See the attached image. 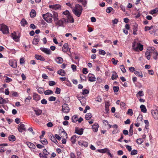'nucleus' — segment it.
<instances>
[{
	"mask_svg": "<svg viewBox=\"0 0 158 158\" xmlns=\"http://www.w3.org/2000/svg\"><path fill=\"white\" fill-rule=\"evenodd\" d=\"M82 10V8L81 5L78 4H76L75 6V7L73 8L72 11L75 15L79 17L81 14Z\"/></svg>",
	"mask_w": 158,
	"mask_h": 158,
	"instance_id": "nucleus-1",
	"label": "nucleus"
},
{
	"mask_svg": "<svg viewBox=\"0 0 158 158\" xmlns=\"http://www.w3.org/2000/svg\"><path fill=\"white\" fill-rule=\"evenodd\" d=\"M43 18L48 23H51L52 21V15L50 13H47L42 15Z\"/></svg>",
	"mask_w": 158,
	"mask_h": 158,
	"instance_id": "nucleus-2",
	"label": "nucleus"
},
{
	"mask_svg": "<svg viewBox=\"0 0 158 158\" xmlns=\"http://www.w3.org/2000/svg\"><path fill=\"white\" fill-rule=\"evenodd\" d=\"M0 30L4 34H6L9 33L8 27L4 24L0 25Z\"/></svg>",
	"mask_w": 158,
	"mask_h": 158,
	"instance_id": "nucleus-3",
	"label": "nucleus"
},
{
	"mask_svg": "<svg viewBox=\"0 0 158 158\" xmlns=\"http://www.w3.org/2000/svg\"><path fill=\"white\" fill-rule=\"evenodd\" d=\"M62 111L65 113H68L69 111V108L68 105L66 103L63 104L62 106Z\"/></svg>",
	"mask_w": 158,
	"mask_h": 158,
	"instance_id": "nucleus-4",
	"label": "nucleus"
},
{
	"mask_svg": "<svg viewBox=\"0 0 158 158\" xmlns=\"http://www.w3.org/2000/svg\"><path fill=\"white\" fill-rule=\"evenodd\" d=\"M158 56V53L156 50L154 48L151 49V56H153V58L156 60Z\"/></svg>",
	"mask_w": 158,
	"mask_h": 158,
	"instance_id": "nucleus-5",
	"label": "nucleus"
},
{
	"mask_svg": "<svg viewBox=\"0 0 158 158\" xmlns=\"http://www.w3.org/2000/svg\"><path fill=\"white\" fill-rule=\"evenodd\" d=\"M151 113L155 119H158V112L156 110H152Z\"/></svg>",
	"mask_w": 158,
	"mask_h": 158,
	"instance_id": "nucleus-6",
	"label": "nucleus"
},
{
	"mask_svg": "<svg viewBox=\"0 0 158 158\" xmlns=\"http://www.w3.org/2000/svg\"><path fill=\"white\" fill-rule=\"evenodd\" d=\"M18 130L20 132H22L23 131H26L25 126L24 124H22V123H21L18 125Z\"/></svg>",
	"mask_w": 158,
	"mask_h": 158,
	"instance_id": "nucleus-7",
	"label": "nucleus"
},
{
	"mask_svg": "<svg viewBox=\"0 0 158 158\" xmlns=\"http://www.w3.org/2000/svg\"><path fill=\"white\" fill-rule=\"evenodd\" d=\"M40 49L43 52L47 54L50 55L51 53V51L49 49L41 47Z\"/></svg>",
	"mask_w": 158,
	"mask_h": 158,
	"instance_id": "nucleus-8",
	"label": "nucleus"
},
{
	"mask_svg": "<svg viewBox=\"0 0 158 158\" xmlns=\"http://www.w3.org/2000/svg\"><path fill=\"white\" fill-rule=\"evenodd\" d=\"M83 129L78 127H76L75 129V133L79 135H81L83 134Z\"/></svg>",
	"mask_w": 158,
	"mask_h": 158,
	"instance_id": "nucleus-9",
	"label": "nucleus"
},
{
	"mask_svg": "<svg viewBox=\"0 0 158 158\" xmlns=\"http://www.w3.org/2000/svg\"><path fill=\"white\" fill-rule=\"evenodd\" d=\"M49 7L55 10H57L60 9L61 6L59 4H55L49 6Z\"/></svg>",
	"mask_w": 158,
	"mask_h": 158,
	"instance_id": "nucleus-10",
	"label": "nucleus"
},
{
	"mask_svg": "<svg viewBox=\"0 0 158 158\" xmlns=\"http://www.w3.org/2000/svg\"><path fill=\"white\" fill-rule=\"evenodd\" d=\"M78 144L81 147H86L88 146V144L87 142L82 140H81L78 142Z\"/></svg>",
	"mask_w": 158,
	"mask_h": 158,
	"instance_id": "nucleus-11",
	"label": "nucleus"
},
{
	"mask_svg": "<svg viewBox=\"0 0 158 158\" xmlns=\"http://www.w3.org/2000/svg\"><path fill=\"white\" fill-rule=\"evenodd\" d=\"M70 48L68 47V44L66 43L64 44L63 47L62 48V50L63 51L66 52L68 51V50L69 51L70 50Z\"/></svg>",
	"mask_w": 158,
	"mask_h": 158,
	"instance_id": "nucleus-12",
	"label": "nucleus"
},
{
	"mask_svg": "<svg viewBox=\"0 0 158 158\" xmlns=\"http://www.w3.org/2000/svg\"><path fill=\"white\" fill-rule=\"evenodd\" d=\"M48 136L49 137L50 139L53 142L56 143H58V141L56 139V138H55V137L51 133H50L48 134Z\"/></svg>",
	"mask_w": 158,
	"mask_h": 158,
	"instance_id": "nucleus-13",
	"label": "nucleus"
},
{
	"mask_svg": "<svg viewBox=\"0 0 158 158\" xmlns=\"http://www.w3.org/2000/svg\"><path fill=\"white\" fill-rule=\"evenodd\" d=\"M11 37L15 41H18L20 37V36H17L16 33L15 32H14L13 33L11 34Z\"/></svg>",
	"mask_w": 158,
	"mask_h": 158,
	"instance_id": "nucleus-14",
	"label": "nucleus"
},
{
	"mask_svg": "<svg viewBox=\"0 0 158 158\" xmlns=\"http://www.w3.org/2000/svg\"><path fill=\"white\" fill-rule=\"evenodd\" d=\"M33 98L34 100H35L36 101H38L40 99V96L35 93H33Z\"/></svg>",
	"mask_w": 158,
	"mask_h": 158,
	"instance_id": "nucleus-15",
	"label": "nucleus"
},
{
	"mask_svg": "<svg viewBox=\"0 0 158 158\" xmlns=\"http://www.w3.org/2000/svg\"><path fill=\"white\" fill-rule=\"evenodd\" d=\"M26 143L28 146L30 148H32L34 149H35L36 148L35 145L32 143L27 142H26Z\"/></svg>",
	"mask_w": 158,
	"mask_h": 158,
	"instance_id": "nucleus-16",
	"label": "nucleus"
},
{
	"mask_svg": "<svg viewBox=\"0 0 158 158\" xmlns=\"http://www.w3.org/2000/svg\"><path fill=\"white\" fill-rule=\"evenodd\" d=\"M78 138L76 135H73L71 138V141L73 144H74L78 139Z\"/></svg>",
	"mask_w": 158,
	"mask_h": 158,
	"instance_id": "nucleus-17",
	"label": "nucleus"
},
{
	"mask_svg": "<svg viewBox=\"0 0 158 158\" xmlns=\"http://www.w3.org/2000/svg\"><path fill=\"white\" fill-rule=\"evenodd\" d=\"M98 127V125L97 123H95L93 124L92 126V128L93 131L95 132L97 131Z\"/></svg>",
	"mask_w": 158,
	"mask_h": 158,
	"instance_id": "nucleus-18",
	"label": "nucleus"
},
{
	"mask_svg": "<svg viewBox=\"0 0 158 158\" xmlns=\"http://www.w3.org/2000/svg\"><path fill=\"white\" fill-rule=\"evenodd\" d=\"M9 63L10 65L13 68H15L17 66V63L16 62L10 60L9 61Z\"/></svg>",
	"mask_w": 158,
	"mask_h": 158,
	"instance_id": "nucleus-19",
	"label": "nucleus"
},
{
	"mask_svg": "<svg viewBox=\"0 0 158 158\" xmlns=\"http://www.w3.org/2000/svg\"><path fill=\"white\" fill-rule=\"evenodd\" d=\"M151 56V50L147 51L145 53V56L148 60L150 59Z\"/></svg>",
	"mask_w": 158,
	"mask_h": 158,
	"instance_id": "nucleus-20",
	"label": "nucleus"
},
{
	"mask_svg": "<svg viewBox=\"0 0 158 158\" xmlns=\"http://www.w3.org/2000/svg\"><path fill=\"white\" fill-rule=\"evenodd\" d=\"M57 73L59 75L63 76H64L66 74L65 71L64 70L62 69H60L58 70L57 71Z\"/></svg>",
	"mask_w": 158,
	"mask_h": 158,
	"instance_id": "nucleus-21",
	"label": "nucleus"
},
{
	"mask_svg": "<svg viewBox=\"0 0 158 158\" xmlns=\"http://www.w3.org/2000/svg\"><path fill=\"white\" fill-rule=\"evenodd\" d=\"M7 145L6 143H3L0 145V152H3L5 151L4 148L3 146H6Z\"/></svg>",
	"mask_w": 158,
	"mask_h": 158,
	"instance_id": "nucleus-22",
	"label": "nucleus"
},
{
	"mask_svg": "<svg viewBox=\"0 0 158 158\" xmlns=\"http://www.w3.org/2000/svg\"><path fill=\"white\" fill-rule=\"evenodd\" d=\"M35 57L37 60H40L41 61H44L45 60L44 58L41 55H35Z\"/></svg>",
	"mask_w": 158,
	"mask_h": 158,
	"instance_id": "nucleus-23",
	"label": "nucleus"
},
{
	"mask_svg": "<svg viewBox=\"0 0 158 158\" xmlns=\"http://www.w3.org/2000/svg\"><path fill=\"white\" fill-rule=\"evenodd\" d=\"M134 125L133 123H132L130 125V128L129 130V136H131L133 135V128Z\"/></svg>",
	"mask_w": 158,
	"mask_h": 158,
	"instance_id": "nucleus-24",
	"label": "nucleus"
},
{
	"mask_svg": "<svg viewBox=\"0 0 158 158\" xmlns=\"http://www.w3.org/2000/svg\"><path fill=\"white\" fill-rule=\"evenodd\" d=\"M56 62L58 64H61L63 61V59L61 57H58L55 59Z\"/></svg>",
	"mask_w": 158,
	"mask_h": 158,
	"instance_id": "nucleus-25",
	"label": "nucleus"
},
{
	"mask_svg": "<svg viewBox=\"0 0 158 158\" xmlns=\"http://www.w3.org/2000/svg\"><path fill=\"white\" fill-rule=\"evenodd\" d=\"M140 108L141 109V111L142 112H143V113H146L147 110V109L146 108L145 106L143 105H141L140 106Z\"/></svg>",
	"mask_w": 158,
	"mask_h": 158,
	"instance_id": "nucleus-26",
	"label": "nucleus"
},
{
	"mask_svg": "<svg viewBox=\"0 0 158 158\" xmlns=\"http://www.w3.org/2000/svg\"><path fill=\"white\" fill-rule=\"evenodd\" d=\"M109 151L110 150L107 148L98 150V152L102 153H104L107 152H109Z\"/></svg>",
	"mask_w": 158,
	"mask_h": 158,
	"instance_id": "nucleus-27",
	"label": "nucleus"
},
{
	"mask_svg": "<svg viewBox=\"0 0 158 158\" xmlns=\"http://www.w3.org/2000/svg\"><path fill=\"white\" fill-rule=\"evenodd\" d=\"M92 114L91 113H88L85 115V118L86 120H88L90 119L92 117Z\"/></svg>",
	"mask_w": 158,
	"mask_h": 158,
	"instance_id": "nucleus-28",
	"label": "nucleus"
},
{
	"mask_svg": "<svg viewBox=\"0 0 158 158\" xmlns=\"http://www.w3.org/2000/svg\"><path fill=\"white\" fill-rule=\"evenodd\" d=\"M67 18L70 22L71 23L74 22V19L70 14L69 15H68L67 16Z\"/></svg>",
	"mask_w": 158,
	"mask_h": 158,
	"instance_id": "nucleus-29",
	"label": "nucleus"
},
{
	"mask_svg": "<svg viewBox=\"0 0 158 158\" xmlns=\"http://www.w3.org/2000/svg\"><path fill=\"white\" fill-rule=\"evenodd\" d=\"M34 111L37 115H40L42 113V110L40 109H34Z\"/></svg>",
	"mask_w": 158,
	"mask_h": 158,
	"instance_id": "nucleus-30",
	"label": "nucleus"
},
{
	"mask_svg": "<svg viewBox=\"0 0 158 158\" xmlns=\"http://www.w3.org/2000/svg\"><path fill=\"white\" fill-rule=\"evenodd\" d=\"M20 23L21 26L23 27H24L27 24V22L24 19H22Z\"/></svg>",
	"mask_w": 158,
	"mask_h": 158,
	"instance_id": "nucleus-31",
	"label": "nucleus"
},
{
	"mask_svg": "<svg viewBox=\"0 0 158 158\" xmlns=\"http://www.w3.org/2000/svg\"><path fill=\"white\" fill-rule=\"evenodd\" d=\"M138 43H137L135 41L132 44V47L133 49L135 50V51L137 50V47Z\"/></svg>",
	"mask_w": 158,
	"mask_h": 158,
	"instance_id": "nucleus-32",
	"label": "nucleus"
},
{
	"mask_svg": "<svg viewBox=\"0 0 158 158\" xmlns=\"http://www.w3.org/2000/svg\"><path fill=\"white\" fill-rule=\"evenodd\" d=\"M30 16L32 18L36 16V12L35 10H31L30 13Z\"/></svg>",
	"mask_w": 158,
	"mask_h": 158,
	"instance_id": "nucleus-33",
	"label": "nucleus"
},
{
	"mask_svg": "<svg viewBox=\"0 0 158 158\" xmlns=\"http://www.w3.org/2000/svg\"><path fill=\"white\" fill-rule=\"evenodd\" d=\"M134 73L136 76L140 77L141 78L143 77V74L141 72H139L138 71H135L134 72Z\"/></svg>",
	"mask_w": 158,
	"mask_h": 158,
	"instance_id": "nucleus-34",
	"label": "nucleus"
},
{
	"mask_svg": "<svg viewBox=\"0 0 158 158\" xmlns=\"http://www.w3.org/2000/svg\"><path fill=\"white\" fill-rule=\"evenodd\" d=\"M64 23L63 20H60L55 23L56 25H58L60 26H62Z\"/></svg>",
	"mask_w": 158,
	"mask_h": 158,
	"instance_id": "nucleus-35",
	"label": "nucleus"
},
{
	"mask_svg": "<svg viewBox=\"0 0 158 158\" xmlns=\"http://www.w3.org/2000/svg\"><path fill=\"white\" fill-rule=\"evenodd\" d=\"M44 94L45 95H48L50 94H53V92L50 89H48L44 91Z\"/></svg>",
	"mask_w": 158,
	"mask_h": 158,
	"instance_id": "nucleus-36",
	"label": "nucleus"
},
{
	"mask_svg": "<svg viewBox=\"0 0 158 158\" xmlns=\"http://www.w3.org/2000/svg\"><path fill=\"white\" fill-rule=\"evenodd\" d=\"M40 142L43 145H46L48 143L47 140L45 138H44L43 139H40Z\"/></svg>",
	"mask_w": 158,
	"mask_h": 158,
	"instance_id": "nucleus-37",
	"label": "nucleus"
},
{
	"mask_svg": "<svg viewBox=\"0 0 158 158\" xmlns=\"http://www.w3.org/2000/svg\"><path fill=\"white\" fill-rule=\"evenodd\" d=\"M118 77L117 73L116 72H114L111 77L112 79L113 80L116 79Z\"/></svg>",
	"mask_w": 158,
	"mask_h": 158,
	"instance_id": "nucleus-38",
	"label": "nucleus"
},
{
	"mask_svg": "<svg viewBox=\"0 0 158 158\" xmlns=\"http://www.w3.org/2000/svg\"><path fill=\"white\" fill-rule=\"evenodd\" d=\"M9 140L11 141H14L15 140V137L14 135H10L8 137Z\"/></svg>",
	"mask_w": 158,
	"mask_h": 158,
	"instance_id": "nucleus-39",
	"label": "nucleus"
},
{
	"mask_svg": "<svg viewBox=\"0 0 158 158\" xmlns=\"http://www.w3.org/2000/svg\"><path fill=\"white\" fill-rule=\"evenodd\" d=\"M144 95L143 92L142 91H139L136 95V96L138 98L139 97H142Z\"/></svg>",
	"mask_w": 158,
	"mask_h": 158,
	"instance_id": "nucleus-40",
	"label": "nucleus"
},
{
	"mask_svg": "<svg viewBox=\"0 0 158 158\" xmlns=\"http://www.w3.org/2000/svg\"><path fill=\"white\" fill-rule=\"evenodd\" d=\"M58 14L57 13L55 12L53 14V19L54 21L55 22L58 20Z\"/></svg>",
	"mask_w": 158,
	"mask_h": 158,
	"instance_id": "nucleus-41",
	"label": "nucleus"
},
{
	"mask_svg": "<svg viewBox=\"0 0 158 158\" xmlns=\"http://www.w3.org/2000/svg\"><path fill=\"white\" fill-rule=\"evenodd\" d=\"M72 121L76 123L78 120V117L77 115H74L72 118Z\"/></svg>",
	"mask_w": 158,
	"mask_h": 158,
	"instance_id": "nucleus-42",
	"label": "nucleus"
},
{
	"mask_svg": "<svg viewBox=\"0 0 158 158\" xmlns=\"http://www.w3.org/2000/svg\"><path fill=\"white\" fill-rule=\"evenodd\" d=\"M137 47V50L139 49V50L141 51L143 49V46L140 43H138Z\"/></svg>",
	"mask_w": 158,
	"mask_h": 158,
	"instance_id": "nucleus-43",
	"label": "nucleus"
},
{
	"mask_svg": "<svg viewBox=\"0 0 158 158\" xmlns=\"http://www.w3.org/2000/svg\"><path fill=\"white\" fill-rule=\"evenodd\" d=\"M158 12V9L157 8H156L153 10H151L150 12V14L152 15H153L156 13Z\"/></svg>",
	"mask_w": 158,
	"mask_h": 158,
	"instance_id": "nucleus-44",
	"label": "nucleus"
},
{
	"mask_svg": "<svg viewBox=\"0 0 158 158\" xmlns=\"http://www.w3.org/2000/svg\"><path fill=\"white\" fill-rule=\"evenodd\" d=\"M39 41V39L38 38H34L33 41V44L36 45H37Z\"/></svg>",
	"mask_w": 158,
	"mask_h": 158,
	"instance_id": "nucleus-45",
	"label": "nucleus"
},
{
	"mask_svg": "<svg viewBox=\"0 0 158 158\" xmlns=\"http://www.w3.org/2000/svg\"><path fill=\"white\" fill-rule=\"evenodd\" d=\"M4 77L6 78L5 81L6 82L8 83L12 81V79L11 78H9L7 76H4Z\"/></svg>",
	"mask_w": 158,
	"mask_h": 158,
	"instance_id": "nucleus-46",
	"label": "nucleus"
},
{
	"mask_svg": "<svg viewBox=\"0 0 158 158\" xmlns=\"http://www.w3.org/2000/svg\"><path fill=\"white\" fill-rule=\"evenodd\" d=\"M136 141L138 144H140L143 142V140L142 139L139 138L137 139Z\"/></svg>",
	"mask_w": 158,
	"mask_h": 158,
	"instance_id": "nucleus-47",
	"label": "nucleus"
},
{
	"mask_svg": "<svg viewBox=\"0 0 158 158\" xmlns=\"http://www.w3.org/2000/svg\"><path fill=\"white\" fill-rule=\"evenodd\" d=\"M120 68L123 73H124L126 71L125 68L124 66L123 65H121L120 66Z\"/></svg>",
	"mask_w": 158,
	"mask_h": 158,
	"instance_id": "nucleus-48",
	"label": "nucleus"
},
{
	"mask_svg": "<svg viewBox=\"0 0 158 158\" xmlns=\"http://www.w3.org/2000/svg\"><path fill=\"white\" fill-rule=\"evenodd\" d=\"M127 114H129L131 116H132L133 115V111L132 109H128L127 112Z\"/></svg>",
	"mask_w": 158,
	"mask_h": 158,
	"instance_id": "nucleus-49",
	"label": "nucleus"
},
{
	"mask_svg": "<svg viewBox=\"0 0 158 158\" xmlns=\"http://www.w3.org/2000/svg\"><path fill=\"white\" fill-rule=\"evenodd\" d=\"M89 80L92 82L94 81H95L96 78L95 77H89Z\"/></svg>",
	"mask_w": 158,
	"mask_h": 158,
	"instance_id": "nucleus-50",
	"label": "nucleus"
},
{
	"mask_svg": "<svg viewBox=\"0 0 158 158\" xmlns=\"http://www.w3.org/2000/svg\"><path fill=\"white\" fill-rule=\"evenodd\" d=\"M62 133L63 134V136H61V137H63V138H67V135L66 133L64 130L63 131H62Z\"/></svg>",
	"mask_w": 158,
	"mask_h": 158,
	"instance_id": "nucleus-51",
	"label": "nucleus"
},
{
	"mask_svg": "<svg viewBox=\"0 0 158 158\" xmlns=\"http://www.w3.org/2000/svg\"><path fill=\"white\" fill-rule=\"evenodd\" d=\"M109 102H110L109 101L105 102V107L106 109H107L110 106V104Z\"/></svg>",
	"mask_w": 158,
	"mask_h": 158,
	"instance_id": "nucleus-52",
	"label": "nucleus"
},
{
	"mask_svg": "<svg viewBox=\"0 0 158 158\" xmlns=\"http://www.w3.org/2000/svg\"><path fill=\"white\" fill-rule=\"evenodd\" d=\"M119 87L118 86H114L113 87V89L115 92H117L119 90Z\"/></svg>",
	"mask_w": 158,
	"mask_h": 158,
	"instance_id": "nucleus-53",
	"label": "nucleus"
},
{
	"mask_svg": "<svg viewBox=\"0 0 158 158\" xmlns=\"http://www.w3.org/2000/svg\"><path fill=\"white\" fill-rule=\"evenodd\" d=\"M137 153V151L136 150H133L132 151L131 153V155L132 156L136 154Z\"/></svg>",
	"mask_w": 158,
	"mask_h": 158,
	"instance_id": "nucleus-54",
	"label": "nucleus"
},
{
	"mask_svg": "<svg viewBox=\"0 0 158 158\" xmlns=\"http://www.w3.org/2000/svg\"><path fill=\"white\" fill-rule=\"evenodd\" d=\"M56 99V97L53 96H51L48 98V100L50 101H55Z\"/></svg>",
	"mask_w": 158,
	"mask_h": 158,
	"instance_id": "nucleus-55",
	"label": "nucleus"
},
{
	"mask_svg": "<svg viewBox=\"0 0 158 158\" xmlns=\"http://www.w3.org/2000/svg\"><path fill=\"white\" fill-rule=\"evenodd\" d=\"M153 27L152 26H151V27H148V26H146L145 27V31H147L150 30L151 29H152Z\"/></svg>",
	"mask_w": 158,
	"mask_h": 158,
	"instance_id": "nucleus-56",
	"label": "nucleus"
},
{
	"mask_svg": "<svg viewBox=\"0 0 158 158\" xmlns=\"http://www.w3.org/2000/svg\"><path fill=\"white\" fill-rule=\"evenodd\" d=\"M113 10V8L111 7H109L106 10V12L108 13H110Z\"/></svg>",
	"mask_w": 158,
	"mask_h": 158,
	"instance_id": "nucleus-57",
	"label": "nucleus"
},
{
	"mask_svg": "<svg viewBox=\"0 0 158 158\" xmlns=\"http://www.w3.org/2000/svg\"><path fill=\"white\" fill-rule=\"evenodd\" d=\"M48 83L49 85L50 86H52L55 85L56 84L55 82L52 81H49Z\"/></svg>",
	"mask_w": 158,
	"mask_h": 158,
	"instance_id": "nucleus-58",
	"label": "nucleus"
},
{
	"mask_svg": "<svg viewBox=\"0 0 158 158\" xmlns=\"http://www.w3.org/2000/svg\"><path fill=\"white\" fill-rule=\"evenodd\" d=\"M111 61L112 63L115 65L118 62V60H115L114 58H113L112 59Z\"/></svg>",
	"mask_w": 158,
	"mask_h": 158,
	"instance_id": "nucleus-59",
	"label": "nucleus"
},
{
	"mask_svg": "<svg viewBox=\"0 0 158 158\" xmlns=\"http://www.w3.org/2000/svg\"><path fill=\"white\" fill-rule=\"evenodd\" d=\"M89 91L87 89H85L83 90L82 92V94L85 95V94H89Z\"/></svg>",
	"mask_w": 158,
	"mask_h": 158,
	"instance_id": "nucleus-60",
	"label": "nucleus"
},
{
	"mask_svg": "<svg viewBox=\"0 0 158 158\" xmlns=\"http://www.w3.org/2000/svg\"><path fill=\"white\" fill-rule=\"evenodd\" d=\"M37 90L39 93L41 94L43 93L44 89L43 88L40 87Z\"/></svg>",
	"mask_w": 158,
	"mask_h": 158,
	"instance_id": "nucleus-61",
	"label": "nucleus"
},
{
	"mask_svg": "<svg viewBox=\"0 0 158 158\" xmlns=\"http://www.w3.org/2000/svg\"><path fill=\"white\" fill-rule=\"evenodd\" d=\"M95 101L98 102H101L102 101V99L100 96H98L95 98Z\"/></svg>",
	"mask_w": 158,
	"mask_h": 158,
	"instance_id": "nucleus-62",
	"label": "nucleus"
},
{
	"mask_svg": "<svg viewBox=\"0 0 158 158\" xmlns=\"http://www.w3.org/2000/svg\"><path fill=\"white\" fill-rule=\"evenodd\" d=\"M60 89L59 88L57 87L56 89V90L55 93L57 94H59L60 93Z\"/></svg>",
	"mask_w": 158,
	"mask_h": 158,
	"instance_id": "nucleus-63",
	"label": "nucleus"
},
{
	"mask_svg": "<svg viewBox=\"0 0 158 158\" xmlns=\"http://www.w3.org/2000/svg\"><path fill=\"white\" fill-rule=\"evenodd\" d=\"M143 120V119L142 116H139L137 118V121H142Z\"/></svg>",
	"mask_w": 158,
	"mask_h": 158,
	"instance_id": "nucleus-64",
	"label": "nucleus"
}]
</instances>
